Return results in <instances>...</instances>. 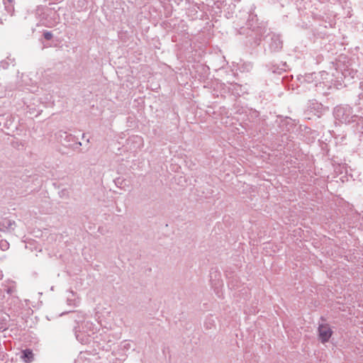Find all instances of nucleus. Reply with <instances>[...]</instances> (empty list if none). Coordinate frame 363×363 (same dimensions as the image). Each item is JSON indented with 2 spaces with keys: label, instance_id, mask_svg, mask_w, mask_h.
<instances>
[{
  "label": "nucleus",
  "instance_id": "7ed1b4c3",
  "mask_svg": "<svg viewBox=\"0 0 363 363\" xmlns=\"http://www.w3.org/2000/svg\"><path fill=\"white\" fill-rule=\"evenodd\" d=\"M75 335L77 340L79 341L82 344H87L89 342V334L86 335L84 333L75 330Z\"/></svg>",
  "mask_w": 363,
  "mask_h": 363
},
{
  "label": "nucleus",
  "instance_id": "39448f33",
  "mask_svg": "<svg viewBox=\"0 0 363 363\" xmlns=\"http://www.w3.org/2000/svg\"><path fill=\"white\" fill-rule=\"evenodd\" d=\"M9 315L0 312V329H6Z\"/></svg>",
  "mask_w": 363,
  "mask_h": 363
},
{
  "label": "nucleus",
  "instance_id": "9b49d317",
  "mask_svg": "<svg viewBox=\"0 0 363 363\" xmlns=\"http://www.w3.org/2000/svg\"><path fill=\"white\" fill-rule=\"evenodd\" d=\"M44 35V38L46 39V40H50L52 38V34L51 32H49V31H46L43 34Z\"/></svg>",
  "mask_w": 363,
  "mask_h": 363
},
{
  "label": "nucleus",
  "instance_id": "0eeeda50",
  "mask_svg": "<svg viewBox=\"0 0 363 363\" xmlns=\"http://www.w3.org/2000/svg\"><path fill=\"white\" fill-rule=\"evenodd\" d=\"M273 43L271 45V48L274 50H279L282 46V42L279 40V37L272 38Z\"/></svg>",
  "mask_w": 363,
  "mask_h": 363
},
{
  "label": "nucleus",
  "instance_id": "f8f14e48",
  "mask_svg": "<svg viewBox=\"0 0 363 363\" xmlns=\"http://www.w3.org/2000/svg\"><path fill=\"white\" fill-rule=\"evenodd\" d=\"M4 222L8 225L9 228H12V225L14 224V222H12L11 220L5 219Z\"/></svg>",
  "mask_w": 363,
  "mask_h": 363
},
{
  "label": "nucleus",
  "instance_id": "9d476101",
  "mask_svg": "<svg viewBox=\"0 0 363 363\" xmlns=\"http://www.w3.org/2000/svg\"><path fill=\"white\" fill-rule=\"evenodd\" d=\"M0 247L3 250H6L9 248V243L6 241H1Z\"/></svg>",
  "mask_w": 363,
  "mask_h": 363
},
{
  "label": "nucleus",
  "instance_id": "20e7f679",
  "mask_svg": "<svg viewBox=\"0 0 363 363\" xmlns=\"http://www.w3.org/2000/svg\"><path fill=\"white\" fill-rule=\"evenodd\" d=\"M14 0H4L3 3L5 7V9L8 11V13L12 14L14 11L13 7Z\"/></svg>",
  "mask_w": 363,
  "mask_h": 363
},
{
  "label": "nucleus",
  "instance_id": "6e6552de",
  "mask_svg": "<svg viewBox=\"0 0 363 363\" xmlns=\"http://www.w3.org/2000/svg\"><path fill=\"white\" fill-rule=\"evenodd\" d=\"M70 295L72 297H74V294L72 291H70ZM79 301L75 298H72L70 296H67V303L69 306H77Z\"/></svg>",
  "mask_w": 363,
  "mask_h": 363
},
{
  "label": "nucleus",
  "instance_id": "1a4fd4ad",
  "mask_svg": "<svg viewBox=\"0 0 363 363\" xmlns=\"http://www.w3.org/2000/svg\"><path fill=\"white\" fill-rule=\"evenodd\" d=\"M129 140H133V142L138 143L139 146L142 144V138L139 136H134L130 138Z\"/></svg>",
  "mask_w": 363,
  "mask_h": 363
},
{
  "label": "nucleus",
  "instance_id": "f03ea898",
  "mask_svg": "<svg viewBox=\"0 0 363 363\" xmlns=\"http://www.w3.org/2000/svg\"><path fill=\"white\" fill-rule=\"evenodd\" d=\"M333 331L328 324H320L318 327L319 337L323 343L328 342Z\"/></svg>",
  "mask_w": 363,
  "mask_h": 363
},
{
  "label": "nucleus",
  "instance_id": "f257e3e1",
  "mask_svg": "<svg viewBox=\"0 0 363 363\" xmlns=\"http://www.w3.org/2000/svg\"><path fill=\"white\" fill-rule=\"evenodd\" d=\"M333 115L335 118L341 123H356L357 130H360L361 125L359 122V119H363V118L354 114L350 106H337L334 108Z\"/></svg>",
  "mask_w": 363,
  "mask_h": 363
},
{
  "label": "nucleus",
  "instance_id": "423d86ee",
  "mask_svg": "<svg viewBox=\"0 0 363 363\" xmlns=\"http://www.w3.org/2000/svg\"><path fill=\"white\" fill-rule=\"evenodd\" d=\"M22 358L25 362H30L33 360V352L30 350H25L23 352Z\"/></svg>",
  "mask_w": 363,
  "mask_h": 363
}]
</instances>
